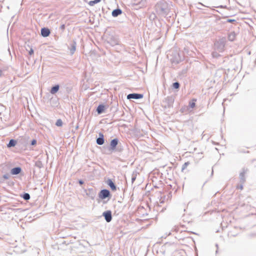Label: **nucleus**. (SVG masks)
Instances as JSON below:
<instances>
[{
  "label": "nucleus",
  "mask_w": 256,
  "mask_h": 256,
  "mask_svg": "<svg viewBox=\"0 0 256 256\" xmlns=\"http://www.w3.org/2000/svg\"><path fill=\"white\" fill-rule=\"evenodd\" d=\"M155 10L157 14L166 16L170 12L168 4L164 0L158 2L155 6Z\"/></svg>",
  "instance_id": "1"
},
{
  "label": "nucleus",
  "mask_w": 256,
  "mask_h": 256,
  "mask_svg": "<svg viewBox=\"0 0 256 256\" xmlns=\"http://www.w3.org/2000/svg\"><path fill=\"white\" fill-rule=\"evenodd\" d=\"M226 38H222L216 40L214 44V50L219 52H222L224 50Z\"/></svg>",
  "instance_id": "2"
},
{
  "label": "nucleus",
  "mask_w": 256,
  "mask_h": 256,
  "mask_svg": "<svg viewBox=\"0 0 256 256\" xmlns=\"http://www.w3.org/2000/svg\"><path fill=\"white\" fill-rule=\"evenodd\" d=\"M174 100L173 96H167L162 100V106L164 108H172V107Z\"/></svg>",
  "instance_id": "3"
},
{
  "label": "nucleus",
  "mask_w": 256,
  "mask_h": 256,
  "mask_svg": "<svg viewBox=\"0 0 256 256\" xmlns=\"http://www.w3.org/2000/svg\"><path fill=\"white\" fill-rule=\"evenodd\" d=\"M248 172L247 169L242 168L239 175L240 183L244 184L246 181V174Z\"/></svg>",
  "instance_id": "4"
},
{
  "label": "nucleus",
  "mask_w": 256,
  "mask_h": 256,
  "mask_svg": "<svg viewBox=\"0 0 256 256\" xmlns=\"http://www.w3.org/2000/svg\"><path fill=\"white\" fill-rule=\"evenodd\" d=\"M110 196V192L108 190L104 189L100 190L99 197L102 199H105Z\"/></svg>",
  "instance_id": "5"
},
{
  "label": "nucleus",
  "mask_w": 256,
  "mask_h": 256,
  "mask_svg": "<svg viewBox=\"0 0 256 256\" xmlns=\"http://www.w3.org/2000/svg\"><path fill=\"white\" fill-rule=\"evenodd\" d=\"M106 221L108 222H111L112 220V212L110 210H106L102 213Z\"/></svg>",
  "instance_id": "6"
},
{
  "label": "nucleus",
  "mask_w": 256,
  "mask_h": 256,
  "mask_svg": "<svg viewBox=\"0 0 256 256\" xmlns=\"http://www.w3.org/2000/svg\"><path fill=\"white\" fill-rule=\"evenodd\" d=\"M143 98V94H136L132 93L128 95L127 98L128 99H140Z\"/></svg>",
  "instance_id": "7"
},
{
  "label": "nucleus",
  "mask_w": 256,
  "mask_h": 256,
  "mask_svg": "<svg viewBox=\"0 0 256 256\" xmlns=\"http://www.w3.org/2000/svg\"><path fill=\"white\" fill-rule=\"evenodd\" d=\"M118 144V140L116 138L112 140L110 143V149L111 150H114L116 146Z\"/></svg>",
  "instance_id": "8"
},
{
  "label": "nucleus",
  "mask_w": 256,
  "mask_h": 256,
  "mask_svg": "<svg viewBox=\"0 0 256 256\" xmlns=\"http://www.w3.org/2000/svg\"><path fill=\"white\" fill-rule=\"evenodd\" d=\"M99 137L96 139V144L98 145H102L104 143V136L102 132H100L98 134Z\"/></svg>",
  "instance_id": "9"
},
{
  "label": "nucleus",
  "mask_w": 256,
  "mask_h": 256,
  "mask_svg": "<svg viewBox=\"0 0 256 256\" xmlns=\"http://www.w3.org/2000/svg\"><path fill=\"white\" fill-rule=\"evenodd\" d=\"M50 33V30L48 28H43L41 29V34L44 37L48 36Z\"/></svg>",
  "instance_id": "10"
},
{
  "label": "nucleus",
  "mask_w": 256,
  "mask_h": 256,
  "mask_svg": "<svg viewBox=\"0 0 256 256\" xmlns=\"http://www.w3.org/2000/svg\"><path fill=\"white\" fill-rule=\"evenodd\" d=\"M22 171V168L20 167H16L11 170L10 172L13 175H16L19 174Z\"/></svg>",
  "instance_id": "11"
},
{
  "label": "nucleus",
  "mask_w": 256,
  "mask_h": 256,
  "mask_svg": "<svg viewBox=\"0 0 256 256\" xmlns=\"http://www.w3.org/2000/svg\"><path fill=\"white\" fill-rule=\"evenodd\" d=\"M122 13V10L120 8H116L112 10V14L114 17H116Z\"/></svg>",
  "instance_id": "12"
},
{
  "label": "nucleus",
  "mask_w": 256,
  "mask_h": 256,
  "mask_svg": "<svg viewBox=\"0 0 256 256\" xmlns=\"http://www.w3.org/2000/svg\"><path fill=\"white\" fill-rule=\"evenodd\" d=\"M107 184L110 186L112 190L114 191L116 190V187L112 180L108 179L107 181Z\"/></svg>",
  "instance_id": "13"
},
{
  "label": "nucleus",
  "mask_w": 256,
  "mask_h": 256,
  "mask_svg": "<svg viewBox=\"0 0 256 256\" xmlns=\"http://www.w3.org/2000/svg\"><path fill=\"white\" fill-rule=\"evenodd\" d=\"M76 42L74 40H73L70 45V49L72 54H74V52H75L76 50Z\"/></svg>",
  "instance_id": "14"
},
{
  "label": "nucleus",
  "mask_w": 256,
  "mask_h": 256,
  "mask_svg": "<svg viewBox=\"0 0 256 256\" xmlns=\"http://www.w3.org/2000/svg\"><path fill=\"white\" fill-rule=\"evenodd\" d=\"M104 109L105 106L104 105L100 104L96 108V112L98 114H101L104 112Z\"/></svg>",
  "instance_id": "15"
},
{
  "label": "nucleus",
  "mask_w": 256,
  "mask_h": 256,
  "mask_svg": "<svg viewBox=\"0 0 256 256\" xmlns=\"http://www.w3.org/2000/svg\"><path fill=\"white\" fill-rule=\"evenodd\" d=\"M138 8H142L146 5V0H140L138 2L135 3Z\"/></svg>",
  "instance_id": "16"
},
{
  "label": "nucleus",
  "mask_w": 256,
  "mask_h": 256,
  "mask_svg": "<svg viewBox=\"0 0 256 256\" xmlns=\"http://www.w3.org/2000/svg\"><path fill=\"white\" fill-rule=\"evenodd\" d=\"M59 88H60L59 85H58V84L55 85L52 88L50 92L52 94H54L56 92H58Z\"/></svg>",
  "instance_id": "17"
},
{
  "label": "nucleus",
  "mask_w": 256,
  "mask_h": 256,
  "mask_svg": "<svg viewBox=\"0 0 256 256\" xmlns=\"http://www.w3.org/2000/svg\"><path fill=\"white\" fill-rule=\"evenodd\" d=\"M16 144V141L14 139H12L9 141L8 144H7L8 148L14 147Z\"/></svg>",
  "instance_id": "18"
},
{
  "label": "nucleus",
  "mask_w": 256,
  "mask_h": 256,
  "mask_svg": "<svg viewBox=\"0 0 256 256\" xmlns=\"http://www.w3.org/2000/svg\"><path fill=\"white\" fill-rule=\"evenodd\" d=\"M10 178L9 174H6L3 175L2 177L0 179V182H3L5 180H8Z\"/></svg>",
  "instance_id": "19"
},
{
  "label": "nucleus",
  "mask_w": 256,
  "mask_h": 256,
  "mask_svg": "<svg viewBox=\"0 0 256 256\" xmlns=\"http://www.w3.org/2000/svg\"><path fill=\"white\" fill-rule=\"evenodd\" d=\"M22 198L26 200H28L30 199V195L28 193H24L22 196Z\"/></svg>",
  "instance_id": "20"
},
{
  "label": "nucleus",
  "mask_w": 256,
  "mask_h": 256,
  "mask_svg": "<svg viewBox=\"0 0 256 256\" xmlns=\"http://www.w3.org/2000/svg\"><path fill=\"white\" fill-rule=\"evenodd\" d=\"M100 0H91L88 2V4L90 6H94L95 4L98 3Z\"/></svg>",
  "instance_id": "21"
},
{
  "label": "nucleus",
  "mask_w": 256,
  "mask_h": 256,
  "mask_svg": "<svg viewBox=\"0 0 256 256\" xmlns=\"http://www.w3.org/2000/svg\"><path fill=\"white\" fill-rule=\"evenodd\" d=\"M235 38V34L234 32H231L228 35V40L230 41H233Z\"/></svg>",
  "instance_id": "22"
},
{
  "label": "nucleus",
  "mask_w": 256,
  "mask_h": 256,
  "mask_svg": "<svg viewBox=\"0 0 256 256\" xmlns=\"http://www.w3.org/2000/svg\"><path fill=\"white\" fill-rule=\"evenodd\" d=\"M218 52H218L216 50H214V52H213L212 54V57L214 58H217L220 56V54H218Z\"/></svg>",
  "instance_id": "23"
},
{
  "label": "nucleus",
  "mask_w": 256,
  "mask_h": 256,
  "mask_svg": "<svg viewBox=\"0 0 256 256\" xmlns=\"http://www.w3.org/2000/svg\"><path fill=\"white\" fill-rule=\"evenodd\" d=\"M180 84L178 82H174L172 84V88L175 89H178L180 88Z\"/></svg>",
  "instance_id": "24"
},
{
  "label": "nucleus",
  "mask_w": 256,
  "mask_h": 256,
  "mask_svg": "<svg viewBox=\"0 0 256 256\" xmlns=\"http://www.w3.org/2000/svg\"><path fill=\"white\" fill-rule=\"evenodd\" d=\"M35 166L39 168H42L43 166L42 164L40 161L36 162L35 163Z\"/></svg>",
  "instance_id": "25"
},
{
  "label": "nucleus",
  "mask_w": 256,
  "mask_h": 256,
  "mask_svg": "<svg viewBox=\"0 0 256 256\" xmlns=\"http://www.w3.org/2000/svg\"><path fill=\"white\" fill-rule=\"evenodd\" d=\"M62 124L63 122L61 119H58L56 123V125L58 126H62Z\"/></svg>",
  "instance_id": "26"
},
{
  "label": "nucleus",
  "mask_w": 256,
  "mask_h": 256,
  "mask_svg": "<svg viewBox=\"0 0 256 256\" xmlns=\"http://www.w3.org/2000/svg\"><path fill=\"white\" fill-rule=\"evenodd\" d=\"M190 164L189 162H186L182 166V171L184 172V170L187 168V166Z\"/></svg>",
  "instance_id": "27"
},
{
  "label": "nucleus",
  "mask_w": 256,
  "mask_h": 256,
  "mask_svg": "<svg viewBox=\"0 0 256 256\" xmlns=\"http://www.w3.org/2000/svg\"><path fill=\"white\" fill-rule=\"evenodd\" d=\"M242 184V183H240L239 184H238L236 186V188L238 189H240V190H243V184Z\"/></svg>",
  "instance_id": "28"
},
{
  "label": "nucleus",
  "mask_w": 256,
  "mask_h": 256,
  "mask_svg": "<svg viewBox=\"0 0 256 256\" xmlns=\"http://www.w3.org/2000/svg\"><path fill=\"white\" fill-rule=\"evenodd\" d=\"M36 140L34 139L32 140V141H31V143H30V144L32 146H34L36 145Z\"/></svg>",
  "instance_id": "29"
},
{
  "label": "nucleus",
  "mask_w": 256,
  "mask_h": 256,
  "mask_svg": "<svg viewBox=\"0 0 256 256\" xmlns=\"http://www.w3.org/2000/svg\"><path fill=\"white\" fill-rule=\"evenodd\" d=\"M196 106L194 102H190V106L192 108H194Z\"/></svg>",
  "instance_id": "30"
},
{
  "label": "nucleus",
  "mask_w": 256,
  "mask_h": 256,
  "mask_svg": "<svg viewBox=\"0 0 256 256\" xmlns=\"http://www.w3.org/2000/svg\"><path fill=\"white\" fill-rule=\"evenodd\" d=\"M136 175H132V182L133 183L134 181L136 180Z\"/></svg>",
  "instance_id": "31"
},
{
  "label": "nucleus",
  "mask_w": 256,
  "mask_h": 256,
  "mask_svg": "<svg viewBox=\"0 0 256 256\" xmlns=\"http://www.w3.org/2000/svg\"><path fill=\"white\" fill-rule=\"evenodd\" d=\"M118 44V42L117 40H115L113 42L111 43L112 45Z\"/></svg>",
  "instance_id": "32"
},
{
  "label": "nucleus",
  "mask_w": 256,
  "mask_h": 256,
  "mask_svg": "<svg viewBox=\"0 0 256 256\" xmlns=\"http://www.w3.org/2000/svg\"><path fill=\"white\" fill-rule=\"evenodd\" d=\"M65 28V25L64 24H62L60 26V29H61L62 30H64Z\"/></svg>",
  "instance_id": "33"
},
{
  "label": "nucleus",
  "mask_w": 256,
  "mask_h": 256,
  "mask_svg": "<svg viewBox=\"0 0 256 256\" xmlns=\"http://www.w3.org/2000/svg\"><path fill=\"white\" fill-rule=\"evenodd\" d=\"M34 54V50L32 49H30V50L29 51V54L30 55H32V54Z\"/></svg>",
  "instance_id": "34"
},
{
  "label": "nucleus",
  "mask_w": 256,
  "mask_h": 256,
  "mask_svg": "<svg viewBox=\"0 0 256 256\" xmlns=\"http://www.w3.org/2000/svg\"><path fill=\"white\" fill-rule=\"evenodd\" d=\"M78 183H79L80 185H82V184L84 183V181H83L82 180H78Z\"/></svg>",
  "instance_id": "35"
},
{
  "label": "nucleus",
  "mask_w": 256,
  "mask_h": 256,
  "mask_svg": "<svg viewBox=\"0 0 256 256\" xmlns=\"http://www.w3.org/2000/svg\"><path fill=\"white\" fill-rule=\"evenodd\" d=\"M238 151L239 152H245L243 150H238Z\"/></svg>",
  "instance_id": "36"
},
{
  "label": "nucleus",
  "mask_w": 256,
  "mask_h": 256,
  "mask_svg": "<svg viewBox=\"0 0 256 256\" xmlns=\"http://www.w3.org/2000/svg\"><path fill=\"white\" fill-rule=\"evenodd\" d=\"M2 71L0 70V77L2 76Z\"/></svg>",
  "instance_id": "37"
},
{
  "label": "nucleus",
  "mask_w": 256,
  "mask_h": 256,
  "mask_svg": "<svg viewBox=\"0 0 256 256\" xmlns=\"http://www.w3.org/2000/svg\"><path fill=\"white\" fill-rule=\"evenodd\" d=\"M228 22H233V21H234V20H228Z\"/></svg>",
  "instance_id": "38"
},
{
  "label": "nucleus",
  "mask_w": 256,
  "mask_h": 256,
  "mask_svg": "<svg viewBox=\"0 0 256 256\" xmlns=\"http://www.w3.org/2000/svg\"><path fill=\"white\" fill-rule=\"evenodd\" d=\"M213 174V170L212 171V175Z\"/></svg>",
  "instance_id": "39"
}]
</instances>
